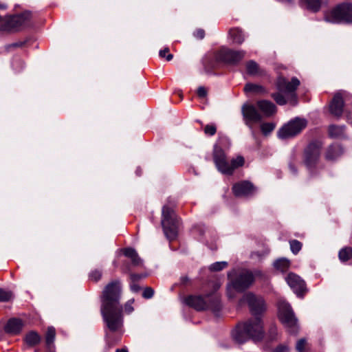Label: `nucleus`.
<instances>
[{"label": "nucleus", "mask_w": 352, "mask_h": 352, "mask_svg": "<svg viewBox=\"0 0 352 352\" xmlns=\"http://www.w3.org/2000/svg\"><path fill=\"white\" fill-rule=\"evenodd\" d=\"M28 38L25 39L23 41H17L13 43L7 44L4 46V50L6 52H10L19 47H23L28 41Z\"/></svg>", "instance_id": "obj_31"}, {"label": "nucleus", "mask_w": 352, "mask_h": 352, "mask_svg": "<svg viewBox=\"0 0 352 352\" xmlns=\"http://www.w3.org/2000/svg\"><path fill=\"white\" fill-rule=\"evenodd\" d=\"M272 352H288V348L285 345H279Z\"/></svg>", "instance_id": "obj_47"}, {"label": "nucleus", "mask_w": 352, "mask_h": 352, "mask_svg": "<svg viewBox=\"0 0 352 352\" xmlns=\"http://www.w3.org/2000/svg\"><path fill=\"white\" fill-rule=\"evenodd\" d=\"M254 318L239 323L232 331L233 340L238 344H243L249 340L260 342L264 338L263 324L259 317L265 311V301L262 297L248 293L243 296Z\"/></svg>", "instance_id": "obj_2"}, {"label": "nucleus", "mask_w": 352, "mask_h": 352, "mask_svg": "<svg viewBox=\"0 0 352 352\" xmlns=\"http://www.w3.org/2000/svg\"><path fill=\"white\" fill-rule=\"evenodd\" d=\"M23 326V321L21 319L11 318L8 321L5 327V331L6 333L16 335L21 332Z\"/></svg>", "instance_id": "obj_20"}, {"label": "nucleus", "mask_w": 352, "mask_h": 352, "mask_svg": "<svg viewBox=\"0 0 352 352\" xmlns=\"http://www.w3.org/2000/svg\"><path fill=\"white\" fill-rule=\"evenodd\" d=\"M162 226L164 234L169 241L176 239L178 233L179 219L173 207L168 205L163 206Z\"/></svg>", "instance_id": "obj_6"}, {"label": "nucleus", "mask_w": 352, "mask_h": 352, "mask_svg": "<svg viewBox=\"0 0 352 352\" xmlns=\"http://www.w3.org/2000/svg\"><path fill=\"white\" fill-rule=\"evenodd\" d=\"M290 266V261L285 258H280L277 259L274 263V267L281 272H285Z\"/></svg>", "instance_id": "obj_29"}, {"label": "nucleus", "mask_w": 352, "mask_h": 352, "mask_svg": "<svg viewBox=\"0 0 352 352\" xmlns=\"http://www.w3.org/2000/svg\"><path fill=\"white\" fill-rule=\"evenodd\" d=\"M285 280L297 296H303L304 294L307 292L306 284L298 275L290 272L285 278Z\"/></svg>", "instance_id": "obj_15"}, {"label": "nucleus", "mask_w": 352, "mask_h": 352, "mask_svg": "<svg viewBox=\"0 0 352 352\" xmlns=\"http://www.w3.org/2000/svg\"><path fill=\"white\" fill-rule=\"evenodd\" d=\"M246 71L248 74L252 76H261L265 74V71L259 67L258 64L252 60L246 63Z\"/></svg>", "instance_id": "obj_21"}, {"label": "nucleus", "mask_w": 352, "mask_h": 352, "mask_svg": "<svg viewBox=\"0 0 352 352\" xmlns=\"http://www.w3.org/2000/svg\"><path fill=\"white\" fill-rule=\"evenodd\" d=\"M323 142L316 140L311 142L304 150L303 162L308 168H314L318 164Z\"/></svg>", "instance_id": "obj_9"}, {"label": "nucleus", "mask_w": 352, "mask_h": 352, "mask_svg": "<svg viewBox=\"0 0 352 352\" xmlns=\"http://www.w3.org/2000/svg\"><path fill=\"white\" fill-rule=\"evenodd\" d=\"M55 329L53 327H48L45 334V343L49 350H51L52 346L53 345L55 339Z\"/></svg>", "instance_id": "obj_28"}, {"label": "nucleus", "mask_w": 352, "mask_h": 352, "mask_svg": "<svg viewBox=\"0 0 352 352\" xmlns=\"http://www.w3.org/2000/svg\"><path fill=\"white\" fill-rule=\"evenodd\" d=\"M143 277L142 275L137 274H131V279L133 282L138 281L140 279H141Z\"/></svg>", "instance_id": "obj_49"}, {"label": "nucleus", "mask_w": 352, "mask_h": 352, "mask_svg": "<svg viewBox=\"0 0 352 352\" xmlns=\"http://www.w3.org/2000/svg\"><path fill=\"white\" fill-rule=\"evenodd\" d=\"M24 340L28 346H33L41 342V337L36 331H31L25 335Z\"/></svg>", "instance_id": "obj_25"}, {"label": "nucleus", "mask_w": 352, "mask_h": 352, "mask_svg": "<svg viewBox=\"0 0 352 352\" xmlns=\"http://www.w3.org/2000/svg\"><path fill=\"white\" fill-rule=\"evenodd\" d=\"M307 124L305 119L296 118L279 129L278 137L283 140L294 137L300 133Z\"/></svg>", "instance_id": "obj_10"}, {"label": "nucleus", "mask_w": 352, "mask_h": 352, "mask_svg": "<svg viewBox=\"0 0 352 352\" xmlns=\"http://www.w3.org/2000/svg\"><path fill=\"white\" fill-rule=\"evenodd\" d=\"M344 153L343 148L341 145L333 144L328 146L327 148L324 157L328 161H334L341 156Z\"/></svg>", "instance_id": "obj_19"}, {"label": "nucleus", "mask_w": 352, "mask_h": 352, "mask_svg": "<svg viewBox=\"0 0 352 352\" xmlns=\"http://www.w3.org/2000/svg\"><path fill=\"white\" fill-rule=\"evenodd\" d=\"M244 91L248 93H252L256 95H263L266 94L267 91L266 89L262 85L254 84V83H247L244 87Z\"/></svg>", "instance_id": "obj_23"}, {"label": "nucleus", "mask_w": 352, "mask_h": 352, "mask_svg": "<svg viewBox=\"0 0 352 352\" xmlns=\"http://www.w3.org/2000/svg\"><path fill=\"white\" fill-rule=\"evenodd\" d=\"M299 85L300 80L296 77H293L289 82L285 77L279 76L276 81L277 89L288 96V100L292 105L297 103L296 90Z\"/></svg>", "instance_id": "obj_8"}, {"label": "nucleus", "mask_w": 352, "mask_h": 352, "mask_svg": "<svg viewBox=\"0 0 352 352\" xmlns=\"http://www.w3.org/2000/svg\"><path fill=\"white\" fill-rule=\"evenodd\" d=\"M279 318L290 333L294 334L297 332V319L288 304L283 303L279 306Z\"/></svg>", "instance_id": "obj_12"}, {"label": "nucleus", "mask_w": 352, "mask_h": 352, "mask_svg": "<svg viewBox=\"0 0 352 352\" xmlns=\"http://www.w3.org/2000/svg\"><path fill=\"white\" fill-rule=\"evenodd\" d=\"M278 332L276 325L272 324L267 331V338L269 340L272 341L277 338Z\"/></svg>", "instance_id": "obj_36"}, {"label": "nucleus", "mask_w": 352, "mask_h": 352, "mask_svg": "<svg viewBox=\"0 0 352 352\" xmlns=\"http://www.w3.org/2000/svg\"><path fill=\"white\" fill-rule=\"evenodd\" d=\"M8 8V5L5 3H2L0 1V10H6Z\"/></svg>", "instance_id": "obj_52"}, {"label": "nucleus", "mask_w": 352, "mask_h": 352, "mask_svg": "<svg viewBox=\"0 0 352 352\" xmlns=\"http://www.w3.org/2000/svg\"><path fill=\"white\" fill-rule=\"evenodd\" d=\"M229 35L232 42L236 45H241L245 38V35L242 29L239 28H232L229 30Z\"/></svg>", "instance_id": "obj_22"}, {"label": "nucleus", "mask_w": 352, "mask_h": 352, "mask_svg": "<svg viewBox=\"0 0 352 352\" xmlns=\"http://www.w3.org/2000/svg\"><path fill=\"white\" fill-rule=\"evenodd\" d=\"M306 345V340L304 338L300 339L296 345V349L298 352H302Z\"/></svg>", "instance_id": "obj_43"}, {"label": "nucleus", "mask_w": 352, "mask_h": 352, "mask_svg": "<svg viewBox=\"0 0 352 352\" xmlns=\"http://www.w3.org/2000/svg\"><path fill=\"white\" fill-rule=\"evenodd\" d=\"M217 132L216 125L214 124H207L204 127V133L208 135H214Z\"/></svg>", "instance_id": "obj_38"}, {"label": "nucleus", "mask_w": 352, "mask_h": 352, "mask_svg": "<svg viewBox=\"0 0 352 352\" xmlns=\"http://www.w3.org/2000/svg\"><path fill=\"white\" fill-rule=\"evenodd\" d=\"M154 289L150 287H146L144 288L142 292V297L145 299H150L154 295Z\"/></svg>", "instance_id": "obj_41"}, {"label": "nucleus", "mask_w": 352, "mask_h": 352, "mask_svg": "<svg viewBox=\"0 0 352 352\" xmlns=\"http://www.w3.org/2000/svg\"><path fill=\"white\" fill-rule=\"evenodd\" d=\"M275 126L273 122H265L261 124V130L264 135H267L274 131Z\"/></svg>", "instance_id": "obj_33"}, {"label": "nucleus", "mask_w": 352, "mask_h": 352, "mask_svg": "<svg viewBox=\"0 0 352 352\" xmlns=\"http://www.w3.org/2000/svg\"><path fill=\"white\" fill-rule=\"evenodd\" d=\"M256 107L265 117H270L276 112V105L269 100H258L256 102Z\"/></svg>", "instance_id": "obj_18"}, {"label": "nucleus", "mask_w": 352, "mask_h": 352, "mask_svg": "<svg viewBox=\"0 0 352 352\" xmlns=\"http://www.w3.org/2000/svg\"><path fill=\"white\" fill-rule=\"evenodd\" d=\"M131 289L133 292H138L139 291H140L141 287L138 284L133 283L131 285Z\"/></svg>", "instance_id": "obj_50"}, {"label": "nucleus", "mask_w": 352, "mask_h": 352, "mask_svg": "<svg viewBox=\"0 0 352 352\" xmlns=\"http://www.w3.org/2000/svg\"><path fill=\"white\" fill-rule=\"evenodd\" d=\"M338 256L342 262H346L352 258V248L344 247L342 248L338 253Z\"/></svg>", "instance_id": "obj_30"}, {"label": "nucleus", "mask_w": 352, "mask_h": 352, "mask_svg": "<svg viewBox=\"0 0 352 352\" xmlns=\"http://www.w3.org/2000/svg\"><path fill=\"white\" fill-rule=\"evenodd\" d=\"M344 104V102L341 92H337L330 103V112L335 116L340 117L343 113Z\"/></svg>", "instance_id": "obj_17"}, {"label": "nucleus", "mask_w": 352, "mask_h": 352, "mask_svg": "<svg viewBox=\"0 0 352 352\" xmlns=\"http://www.w3.org/2000/svg\"><path fill=\"white\" fill-rule=\"evenodd\" d=\"M287 1L289 2L291 0H287Z\"/></svg>", "instance_id": "obj_55"}, {"label": "nucleus", "mask_w": 352, "mask_h": 352, "mask_svg": "<svg viewBox=\"0 0 352 352\" xmlns=\"http://www.w3.org/2000/svg\"><path fill=\"white\" fill-rule=\"evenodd\" d=\"M233 193L236 197H250L256 192V188L248 181H243L235 184L232 187Z\"/></svg>", "instance_id": "obj_16"}, {"label": "nucleus", "mask_w": 352, "mask_h": 352, "mask_svg": "<svg viewBox=\"0 0 352 352\" xmlns=\"http://www.w3.org/2000/svg\"><path fill=\"white\" fill-rule=\"evenodd\" d=\"M290 249L293 254H297L302 248V244L298 240L289 241Z\"/></svg>", "instance_id": "obj_34"}, {"label": "nucleus", "mask_w": 352, "mask_h": 352, "mask_svg": "<svg viewBox=\"0 0 352 352\" xmlns=\"http://www.w3.org/2000/svg\"><path fill=\"white\" fill-rule=\"evenodd\" d=\"M169 48L165 47L164 50H162L159 52V55L161 58H166V60L170 61L173 59V56L171 54H169Z\"/></svg>", "instance_id": "obj_39"}, {"label": "nucleus", "mask_w": 352, "mask_h": 352, "mask_svg": "<svg viewBox=\"0 0 352 352\" xmlns=\"http://www.w3.org/2000/svg\"><path fill=\"white\" fill-rule=\"evenodd\" d=\"M197 94L199 97L204 98L207 96V90L204 87H199L197 89Z\"/></svg>", "instance_id": "obj_44"}, {"label": "nucleus", "mask_w": 352, "mask_h": 352, "mask_svg": "<svg viewBox=\"0 0 352 352\" xmlns=\"http://www.w3.org/2000/svg\"><path fill=\"white\" fill-rule=\"evenodd\" d=\"M134 302V299H131L128 300L125 305H124V311L126 314H131L133 311L134 309L132 306L133 303Z\"/></svg>", "instance_id": "obj_42"}, {"label": "nucleus", "mask_w": 352, "mask_h": 352, "mask_svg": "<svg viewBox=\"0 0 352 352\" xmlns=\"http://www.w3.org/2000/svg\"><path fill=\"white\" fill-rule=\"evenodd\" d=\"M268 252H252V254H251V257L252 258H257L258 259L261 258L263 256H265L266 254H267Z\"/></svg>", "instance_id": "obj_48"}, {"label": "nucleus", "mask_w": 352, "mask_h": 352, "mask_svg": "<svg viewBox=\"0 0 352 352\" xmlns=\"http://www.w3.org/2000/svg\"><path fill=\"white\" fill-rule=\"evenodd\" d=\"M195 232L197 233L200 236H203L205 232V228L203 226H197L193 228Z\"/></svg>", "instance_id": "obj_45"}, {"label": "nucleus", "mask_w": 352, "mask_h": 352, "mask_svg": "<svg viewBox=\"0 0 352 352\" xmlns=\"http://www.w3.org/2000/svg\"><path fill=\"white\" fill-rule=\"evenodd\" d=\"M245 55L243 50H232L227 48L221 49L217 55V60L228 64H236L242 60Z\"/></svg>", "instance_id": "obj_13"}, {"label": "nucleus", "mask_w": 352, "mask_h": 352, "mask_svg": "<svg viewBox=\"0 0 352 352\" xmlns=\"http://www.w3.org/2000/svg\"><path fill=\"white\" fill-rule=\"evenodd\" d=\"M32 14L24 11L16 14H8L0 22V32L15 33L32 25Z\"/></svg>", "instance_id": "obj_3"}, {"label": "nucleus", "mask_w": 352, "mask_h": 352, "mask_svg": "<svg viewBox=\"0 0 352 352\" xmlns=\"http://www.w3.org/2000/svg\"><path fill=\"white\" fill-rule=\"evenodd\" d=\"M261 275L260 271L252 272L249 270H243L232 281L233 287L238 292H243L252 285L256 277Z\"/></svg>", "instance_id": "obj_11"}, {"label": "nucleus", "mask_w": 352, "mask_h": 352, "mask_svg": "<svg viewBox=\"0 0 352 352\" xmlns=\"http://www.w3.org/2000/svg\"><path fill=\"white\" fill-rule=\"evenodd\" d=\"M302 5L308 10L318 12L322 4V0H302Z\"/></svg>", "instance_id": "obj_26"}, {"label": "nucleus", "mask_w": 352, "mask_h": 352, "mask_svg": "<svg viewBox=\"0 0 352 352\" xmlns=\"http://www.w3.org/2000/svg\"><path fill=\"white\" fill-rule=\"evenodd\" d=\"M101 277L102 272L98 270H94L89 274V278L94 282H98Z\"/></svg>", "instance_id": "obj_40"}, {"label": "nucleus", "mask_w": 352, "mask_h": 352, "mask_svg": "<svg viewBox=\"0 0 352 352\" xmlns=\"http://www.w3.org/2000/svg\"><path fill=\"white\" fill-rule=\"evenodd\" d=\"M123 252L124 256L131 258L134 266H140L142 265V261L135 249L131 248H124Z\"/></svg>", "instance_id": "obj_24"}, {"label": "nucleus", "mask_w": 352, "mask_h": 352, "mask_svg": "<svg viewBox=\"0 0 352 352\" xmlns=\"http://www.w3.org/2000/svg\"><path fill=\"white\" fill-rule=\"evenodd\" d=\"M116 352H129L126 348L117 349Z\"/></svg>", "instance_id": "obj_54"}, {"label": "nucleus", "mask_w": 352, "mask_h": 352, "mask_svg": "<svg viewBox=\"0 0 352 352\" xmlns=\"http://www.w3.org/2000/svg\"><path fill=\"white\" fill-rule=\"evenodd\" d=\"M345 131L344 126L331 125L329 128V135L333 138L342 137Z\"/></svg>", "instance_id": "obj_27"}, {"label": "nucleus", "mask_w": 352, "mask_h": 352, "mask_svg": "<svg viewBox=\"0 0 352 352\" xmlns=\"http://www.w3.org/2000/svg\"><path fill=\"white\" fill-rule=\"evenodd\" d=\"M289 169L291 170V171L294 173H297V168L296 167L294 166V164L290 163L289 165Z\"/></svg>", "instance_id": "obj_51"}, {"label": "nucleus", "mask_w": 352, "mask_h": 352, "mask_svg": "<svg viewBox=\"0 0 352 352\" xmlns=\"http://www.w3.org/2000/svg\"><path fill=\"white\" fill-rule=\"evenodd\" d=\"M12 298V293L11 292L0 289V302H8Z\"/></svg>", "instance_id": "obj_37"}, {"label": "nucleus", "mask_w": 352, "mask_h": 352, "mask_svg": "<svg viewBox=\"0 0 352 352\" xmlns=\"http://www.w3.org/2000/svg\"><path fill=\"white\" fill-rule=\"evenodd\" d=\"M324 19L333 23H352V3H343L338 5L325 14Z\"/></svg>", "instance_id": "obj_7"}, {"label": "nucleus", "mask_w": 352, "mask_h": 352, "mask_svg": "<svg viewBox=\"0 0 352 352\" xmlns=\"http://www.w3.org/2000/svg\"><path fill=\"white\" fill-rule=\"evenodd\" d=\"M122 287L120 281L115 280L107 284L101 296L100 312L106 324L104 338L106 346L111 349L116 343L112 333L123 326V307L120 304Z\"/></svg>", "instance_id": "obj_1"}, {"label": "nucleus", "mask_w": 352, "mask_h": 352, "mask_svg": "<svg viewBox=\"0 0 352 352\" xmlns=\"http://www.w3.org/2000/svg\"><path fill=\"white\" fill-rule=\"evenodd\" d=\"M185 303L197 311L210 309L212 311H219L221 305L219 296L216 293H211L206 296H187L184 300Z\"/></svg>", "instance_id": "obj_5"}, {"label": "nucleus", "mask_w": 352, "mask_h": 352, "mask_svg": "<svg viewBox=\"0 0 352 352\" xmlns=\"http://www.w3.org/2000/svg\"><path fill=\"white\" fill-rule=\"evenodd\" d=\"M212 158L217 170L227 175H232L236 168L243 166L245 164V159L241 155H238L229 162L224 151L217 145L214 146Z\"/></svg>", "instance_id": "obj_4"}, {"label": "nucleus", "mask_w": 352, "mask_h": 352, "mask_svg": "<svg viewBox=\"0 0 352 352\" xmlns=\"http://www.w3.org/2000/svg\"><path fill=\"white\" fill-rule=\"evenodd\" d=\"M188 278L187 276H184L181 278V281L183 284H186L188 281Z\"/></svg>", "instance_id": "obj_53"}, {"label": "nucleus", "mask_w": 352, "mask_h": 352, "mask_svg": "<svg viewBox=\"0 0 352 352\" xmlns=\"http://www.w3.org/2000/svg\"><path fill=\"white\" fill-rule=\"evenodd\" d=\"M194 36L199 39H203L205 36V31L203 29H198L194 32Z\"/></svg>", "instance_id": "obj_46"}, {"label": "nucleus", "mask_w": 352, "mask_h": 352, "mask_svg": "<svg viewBox=\"0 0 352 352\" xmlns=\"http://www.w3.org/2000/svg\"><path fill=\"white\" fill-rule=\"evenodd\" d=\"M241 111L245 124L251 129L254 123L260 122L263 119L262 114L252 104H243Z\"/></svg>", "instance_id": "obj_14"}, {"label": "nucleus", "mask_w": 352, "mask_h": 352, "mask_svg": "<svg viewBox=\"0 0 352 352\" xmlns=\"http://www.w3.org/2000/svg\"><path fill=\"white\" fill-rule=\"evenodd\" d=\"M283 92H280L279 91L276 93H274L271 95L272 98L276 101V102L279 105H284L287 102H289L288 98L286 99L283 96Z\"/></svg>", "instance_id": "obj_32"}, {"label": "nucleus", "mask_w": 352, "mask_h": 352, "mask_svg": "<svg viewBox=\"0 0 352 352\" xmlns=\"http://www.w3.org/2000/svg\"><path fill=\"white\" fill-rule=\"evenodd\" d=\"M228 266V263L226 261L216 262L212 263L209 269L212 272H219L226 268Z\"/></svg>", "instance_id": "obj_35"}]
</instances>
